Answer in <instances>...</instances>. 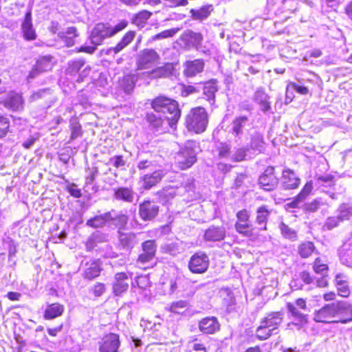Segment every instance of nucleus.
I'll return each mask as SVG.
<instances>
[{
  "label": "nucleus",
  "instance_id": "1",
  "mask_svg": "<svg viewBox=\"0 0 352 352\" xmlns=\"http://www.w3.org/2000/svg\"><path fill=\"white\" fill-rule=\"evenodd\" d=\"M208 115L204 107L192 108L186 117V126L189 131L201 133L206 131Z\"/></svg>",
  "mask_w": 352,
  "mask_h": 352
},
{
  "label": "nucleus",
  "instance_id": "2",
  "mask_svg": "<svg viewBox=\"0 0 352 352\" xmlns=\"http://www.w3.org/2000/svg\"><path fill=\"white\" fill-rule=\"evenodd\" d=\"M197 148L194 141H188L180 148L175 156V163L180 169H188L197 162Z\"/></svg>",
  "mask_w": 352,
  "mask_h": 352
},
{
  "label": "nucleus",
  "instance_id": "3",
  "mask_svg": "<svg viewBox=\"0 0 352 352\" xmlns=\"http://www.w3.org/2000/svg\"><path fill=\"white\" fill-rule=\"evenodd\" d=\"M111 37L109 30V23H98L91 32L89 39L93 45H82L79 49V52L88 54H93L97 45L102 43L104 39Z\"/></svg>",
  "mask_w": 352,
  "mask_h": 352
},
{
  "label": "nucleus",
  "instance_id": "4",
  "mask_svg": "<svg viewBox=\"0 0 352 352\" xmlns=\"http://www.w3.org/2000/svg\"><path fill=\"white\" fill-rule=\"evenodd\" d=\"M157 244L155 240H147L142 243V252L139 254L136 263L140 267H148L155 257Z\"/></svg>",
  "mask_w": 352,
  "mask_h": 352
},
{
  "label": "nucleus",
  "instance_id": "5",
  "mask_svg": "<svg viewBox=\"0 0 352 352\" xmlns=\"http://www.w3.org/2000/svg\"><path fill=\"white\" fill-rule=\"evenodd\" d=\"M237 221L234 224L236 231L245 237L254 236V228L250 221V213L245 210H239L236 213Z\"/></svg>",
  "mask_w": 352,
  "mask_h": 352
},
{
  "label": "nucleus",
  "instance_id": "6",
  "mask_svg": "<svg viewBox=\"0 0 352 352\" xmlns=\"http://www.w3.org/2000/svg\"><path fill=\"white\" fill-rule=\"evenodd\" d=\"M99 352H119L121 346L120 335L107 333L102 336L98 342Z\"/></svg>",
  "mask_w": 352,
  "mask_h": 352
},
{
  "label": "nucleus",
  "instance_id": "7",
  "mask_svg": "<svg viewBox=\"0 0 352 352\" xmlns=\"http://www.w3.org/2000/svg\"><path fill=\"white\" fill-rule=\"evenodd\" d=\"M208 256L204 252H197L193 254L188 263V268L194 274L204 273L208 270Z\"/></svg>",
  "mask_w": 352,
  "mask_h": 352
},
{
  "label": "nucleus",
  "instance_id": "8",
  "mask_svg": "<svg viewBox=\"0 0 352 352\" xmlns=\"http://www.w3.org/2000/svg\"><path fill=\"white\" fill-rule=\"evenodd\" d=\"M278 184V179L274 174V168L268 166L258 178V185L265 191L274 190Z\"/></svg>",
  "mask_w": 352,
  "mask_h": 352
},
{
  "label": "nucleus",
  "instance_id": "9",
  "mask_svg": "<svg viewBox=\"0 0 352 352\" xmlns=\"http://www.w3.org/2000/svg\"><path fill=\"white\" fill-rule=\"evenodd\" d=\"M166 173L164 170L157 168L151 173L144 174L140 177L141 186L144 190H150L157 185L164 177Z\"/></svg>",
  "mask_w": 352,
  "mask_h": 352
},
{
  "label": "nucleus",
  "instance_id": "10",
  "mask_svg": "<svg viewBox=\"0 0 352 352\" xmlns=\"http://www.w3.org/2000/svg\"><path fill=\"white\" fill-rule=\"evenodd\" d=\"M157 53L152 49H144L137 57L138 69H144L152 67L159 60Z\"/></svg>",
  "mask_w": 352,
  "mask_h": 352
},
{
  "label": "nucleus",
  "instance_id": "11",
  "mask_svg": "<svg viewBox=\"0 0 352 352\" xmlns=\"http://www.w3.org/2000/svg\"><path fill=\"white\" fill-rule=\"evenodd\" d=\"M334 302L337 317L334 322L346 324L352 321V305L344 300Z\"/></svg>",
  "mask_w": 352,
  "mask_h": 352
},
{
  "label": "nucleus",
  "instance_id": "12",
  "mask_svg": "<svg viewBox=\"0 0 352 352\" xmlns=\"http://www.w3.org/2000/svg\"><path fill=\"white\" fill-rule=\"evenodd\" d=\"M146 120L155 131L158 133H163L168 130L169 127H173V126H175L171 121H169L166 118L157 113H148Z\"/></svg>",
  "mask_w": 352,
  "mask_h": 352
},
{
  "label": "nucleus",
  "instance_id": "13",
  "mask_svg": "<svg viewBox=\"0 0 352 352\" xmlns=\"http://www.w3.org/2000/svg\"><path fill=\"white\" fill-rule=\"evenodd\" d=\"M336 319L337 317L335 302L324 305L314 314V320L318 322L336 323Z\"/></svg>",
  "mask_w": 352,
  "mask_h": 352
},
{
  "label": "nucleus",
  "instance_id": "14",
  "mask_svg": "<svg viewBox=\"0 0 352 352\" xmlns=\"http://www.w3.org/2000/svg\"><path fill=\"white\" fill-rule=\"evenodd\" d=\"M5 108L12 111H21L23 109L24 100L22 96L15 91H10L6 97L0 101Z\"/></svg>",
  "mask_w": 352,
  "mask_h": 352
},
{
  "label": "nucleus",
  "instance_id": "15",
  "mask_svg": "<svg viewBox=\"0 0 352 352\" xmlns=\"http://www.w3.org/2000/svg\"><path fill=\"white\" fill-rule=\"evenodd\" d=\"M180 40L185 48L188 50L192 48L198 50L201 45L203 36L201 33L186 30L181 35Z\"/></svg>",
  "mask_w": 352,
  "mask_h": 352
},
{
  "label": "nucleus",
  "instance_id": "16",
  "mask_svg": "<svg viewBox=\"0 0 352 352\" xmlns=\"http://www.w3.org/2000/svg\"><path fill=\"white\" fill-rule=\"evenodd\" d=\"M118 239L120 248L126 251H131L138 243L137 234L132 232L118 230Z\"/></svg>",
  "mask_w": 352,
  "mask_h": 352
},
{
  "label": "nucleus",
  "instance_id": "17",
  "mask_svg": "<svg viewBox=\"0 0 352 352\" xmlns=\"http://www.w3.org/2000/svg\"><path fill=\"white\" fill-rule=\"evenodd\" d=\"M226 236V228L223 226L211 225L204 231L203 239L207 242H219Z\"/></svg>",
  "mask_w": 352,
  "mask_h": 352
},
{
  "label": "nucleus",
  "instance_id": "18",
  "mask_svg": "<svg viewBox=\"0 0 352 352\" xmlns=\"http://www.w3.org/2000/svg\"><path fill=\"white\" fill-rule=\"evenodd\" d=\"M159 206L151 201H144L139 206V215L144 221H151L158 214Z\"/></svg>",
  "mask_w": 352,
  "mask_h": 352
},
{
  "label": "nucleus",
  "instance_id": "19",
  "mask_svg": "<svg viewBox=\"0 0 352 352\" xmlns=\"http://www.w3.org/2000/svg\"><path fill=\"white\" fill-rule=\"evenodd\" d=\"M283 315L282 311L268 313L266 316L261 320V324L276 334L279 326L283 322Z\"/></svg>",
  "mask_w": 352,
  "mask_h": 352
},
{
  "label": "nucleus",
  "instance_id": "20",
  "mask_svg": "<svg viewBox=\"0 0 352 352\" xmlns=\"http://www.w3.org/2000/svg\"><path fill=\"white\" fill-rule=\"evenodd\" d=\"M53 57L50 55L43 56L38 58L36 61L35 67L30 72L28 78L33 79L41 72L50 70L52 68Z\"/></svg>",
  "mask_w": 352,
  "mask_h": 352
},
{
  "label": "nucleus",
  "instance_id": "21",
  "mask_svg": "<svg viewBox=\"0 0 352 352\" xmlns=\"http://www.w3.org/2000/svg\"><path fill=\"white\" fill-rule=\"evenodd\" d=\"M300 183V179L291 169L286 168L283 170L281 186L285 190L297 188Z\"/></svg>",
  "mask_w": 352,
  "mask_h": 352
},
{
  "label": "nucleus",
  "instance_id": "22",
  "mask_svg": "<svg viewBox=\"0 0 352 352\" xmlns=\"http://www.w3.org/2000/svg\"><path fill=\"white\" fill-rule=\"evenodd\" d=\"M199 331L204 334H213L220 329V324L214 316L202 318L198 324Z\"/></svg>",
  "mask_w": 352,
  "mask_h": 352
},
{
  "label": "nucleus",
  "instance_id": "23",
  "mask_svg": "<svg viewBox=\"0 0 352 352\" xmlns=\"http://www.w3.org/2000/svg\"><path fill=\"white\" fill-rule=\"evenodd\" d=\"M135 36V31H128L124 34L120 41L114 47H111L107 50V54L115 55L120 53L132 43Z\"/></svg>",
  "mask_w": 352,
  "mask_h": 352
},
{
  "label": "nucleus",
  "instance_id": "24",
  "mask_svg": "<svg viewBox=\"0 0 352 352\" xmlns=\"http://www.w3.org/2000/svg\"><path fill=\"white\" fill-rule=\"evenodd\" d=\"M129 278L124 272H119L115 274L113 283V292L116 296H121L129 288Z\"/></svg>",
  "mask_w": 352,
  "mask_h": 352
},
{
  "label": "nucleus",
  "instance_id": "25",
  "mask_svg": "<svg viewBox=\"0 0 352 352\" xmlns=\"http://www.w3.org/2000/svg\"><path fill=\"white\" fill-rule=\"evenodd\" d=\"M217 83V80L215 79L200 83L204 98L208 101L210 105L214 104L215 102V94L218 91Z\"/></svg>",
  "mask_w": 352,
  "mask_h": 352
},
{
  "label": "nucleus",
  "instance_id": "26",
  "mask_svg": "<svg viewBox=\"0 0 352 352\" xmlns=\"http://www.w3.org/2000/svg\"><path fill=\"white\" fill-rule=\"evenodd\" d=\"M204 65L202 59L188 60L184 63V74L186 77H194L204 71Z\"/></svg>",
  "mask_w": 352,
  "mask_h": 352
},
{
  "label": "nucleus",
  "instance_id": "27",
  "mask_svg": "<svg viewBox=\"0 0 352 352\" xmlns=\"http://www.w3.org/2000/svg\"><path fill=\"white\" fill-rule=\"evenodd\" d=\"M287 309L296 325L302 327L307 322V316L304 313L305 311L296 307V306L292 305V302L287 303Z\"/></svg>",
  "mask_w": 352,
  "mask_h": 352
},
{
  "label": "nucleus",
  "instance_id": "28",
  "mask_svg": "<svg viewBox=\"0 0 352 352\" xmlns=\"http://www.w3.org/2000/svg\"><path fill=\"white\" fill-rule=\"evenodd\" d=\"M248 121V118L246 116L237 117L232 121L230 133L234 137L236 142L241 140L243 135V128L246 126Z\"/></svg>",
  "mask_w": 352,
  "mask_h": 352
},
{
  "label": "nucleus",
  "instance_id": "29",
  "mask_svg": "<svg viewBox=\"0 0 352 352\" xmlns=\"http://www.w3.org/2000/svg\"><path fill=\"white\" fill-rule=\"evenodd\" d=\"M272 210L267 206L263 205L258 207L256 211V223L259 226V230H267V223Z\"/></svg>",
  "mask_w": 352,
  "mask_h": 352
},
{
  "label": "nucleus",
  "instance_id": "30",
  "mask_svg": "<svg viewBox=\"0 0 352 352\" xmlns=\"http://www.w3.org/2000/svg\"><path fill=\"white\" fill-rule=\"evenodd\" d=\"M269 98L264 89L261 87L256 89L253 97L254 101L259 105L260 109L264 113L268 112L271 109Z\"/></svg>",
  "mask_w": 352,
  "mask_h": 352
},
{
  "label": "nucleus",
  "instance_id": "31",
  "mask_svg": "<svg viewBox=\"0 0 352 352\" xmlns=\"http://www.w3.org/2000/svg\"><path fill=\"white\" fill-rule=\"evenodd\" d=\"M113 197L118 201L132 203L135 197V192L131 188L119 187L113 188Z\"/></svg>",
  "mask_w": 352,
  "mask_h": 352
},
{
  "label": "nucleus",
  "instance_id": "32",
  "mask_svg": "<svg viewBox=\"0 0 352 352\" xmlns=\"http://www.w3.org/2000/svg\"><path fill=\"white\" fill-rule=\"evenodd\" d=\"M21 29L25 40L33 41L36 39V34L33 28L30 11L25 14L24 21L22 23Z\"/></svg>",
  "mask_w": 352,
  "mask_h": 352
},
{
  "label": "nucleus",
  "instance_id": "33",
  "mask_svg": "<svg viewBox=\"0 0 352 352\" xmlns=\"http://www.w3.org/2000/svg\"><path fill=\"white\" fill-rule=\"evenodd\" d=\"M169 106L166 108L163 114V117L166 118L169 121L175 125L181 116V111L179 109L178 103L175 100H171Z\"/></svg>",
  "mask_w": 352,
  "mask_h": 352
},
{
  "label": "nucleus",
  "instance_id": "34",
  "mask_svg": "<svg viewBox=\"0 0 352 352\" xmlns=\"http://www.w3.org/2000/svg\"><path fill=\"white\" fill-rule=\"evenodd\" d=\"M111 219H112L111 212H107L89 219L86 225L93 228H102L110 222Z\"/></svg>",
  "mask_w": 352,
  "mask_h": 352
},
{
  "label": "nucleus",
  "instance_id": "35",
  "mask_svg": "<svg viewBox=\"0 0 352 352\" xmlns=\"http://www.w3.org/2000/svg\"><path fill=\"white\" fill-rule=\"evenodd\" d=\"M107 241V235L100 232H95L87 239L85 246L87 251H91L101 243Z\"/></svg>",
  "mask_w": 352,
  "mask_h": 352
},
{
  "label": "nucleus",
  "instance_id": "36",
  "mask_svg": "<svg viewBox=\"0 0 352 352\" xmlns=\"http://www.w3.org/2000/svg\"><path fill=\"white\" fill-rule=\"evenodd\" d=\"M65 310L63 305L56 302L47 305L44 313V318L46 320H52L60 316Z\"/></svg>",
  "mask_w": 352,
  "mask_h": 352
},
{
  "label": "nucleus",
  "instance_id": "37",
  "mask_svg": "<svg viewBox=\"0 0 352 352\" xmlns=\"http://www.w3.org/2000/svg\"><path fill=\"white\" fill-rule=\"evenodd\" d=\"M249 148L258 153H262L264 151L265 142L262 134L255 132L251 135Z\"/></svg>",
  "mask_w": 352,
  "mask_h": 352
},
{
  "label": "nucleus",
  "instance_id": "38",
  "mask_svg": "<svg viewBox=\"0 0 352 352\" xmlns=\"http://www.w3.org/2000/svg\"><path fill=\"white\" fill-rule=\"evenodd\" d=\"M58 36L67 46H72L75 43V38L78 36L77 30L74 27H69L67 29L66 32H59Z\"/></svg>",
  "mask_w": 352,
  "mask_h": 352
},
{
  "label": "nucleus",
  "instance_id": "39",
  "mask_svg": "<svg viewBox=\"0 0 352 352\" xmlns=\"http://www.w3.org/2000/svg\"><path fill=\"white\" fill-rule=\"evenodd\" d=\"M212 10V5H206L199 9H191L190 13L194 19L202 21L207 19Z\"/></svg>",
  "mask_w": 352,
  "mask_h": 352
},
{
  "label": "nucleus",
  "instance_id": "40",
  "mask_svg": "<svg viewBox=\"0 0 352 352\" xmlns=\"http://www.w3.org/2000/svg\"><path fill=\"white\" fill-rule=\"evenodd\" d=\"M171 100L172 99L164 96L157 97L152 102V107L157 113H163L169 106L168 104Z\"/></svg>",
  "mask_w": 352,
  "mask_h": 352
},
{
  "label": "nucleus",
  "instance_id": "41",
  "mask_svg": "<svg viewBox=\"0 0 352 352\" xmlns=\"http://www.w3.org/2000/svg\"><path fill=\"white\" fill-rule=\"evenodd\" d=\"M111 217L110 222L118 228V230H124L128 221V217L123 214H117L115 210H111Z\"/></svg>",
  "mask_w": 352,
  "mask_h": 352
},
{
  "label": "nucleus",
  "instance_id": "42",
  "mask_svg": "<svg viewBox=\"0 0 352 352\" xmlns=\"http://www.w3.org/2000/svg\"><path fill=\"white\" fill-rule=\"evenodd\" d=\"M315 250V245L312 242L305 241L298 245V252L302 258H308Z\"/></svg>",
  "mask_w": 352,
  "mask_h": 352
},
{
  "label": "nucleus",
  "instance_id": "43",
  "mask_svg": "<svg viewBox=\"0 0 352 352\" xmlns=\"http://www.w3.org/2000/svg\"><path fill=\"white\" fill-rule=\"evenodd\" d=\"M152 13L148 10H144L136 14L132 19V23L138 26H143L146 21L151 16Z\"/></svg>",
  "mask_w": 352,
  "mask_h": 352
},
{
  "label": "nucleus",
  "instance_id": "44",
  "mask_svg": "<svg viewBox=\"0 0 352 352\" xmlns=\"http://www.w3.org/2000/svg\"><path fill=\"white\" fill-rule=\"evenodd\" d=\"M101 268L100 265L96 263H91L89 266L86 268L84 272L85 278L91 280L96 278L100 274Z\"/></svg>",
  "mask_w": 352,
  "mask_h": 352
},
{
  "label": "nucleus",
  "instance_id": "45",
  "mask_svg": "<svg viewBox=\"0 0 352 352\" xmlns=\"http://www.w3.org/2000/svg\"><path fill=\"white\" fill-rule=\"evenodd\" d=\"M159 199L162 204L168 202L176 195V190L173 188H164L157 192Z\"/></svg>",
  "mask_w": 352,
  "mask_h": 352
},
{
  "label": "nucleus",
  "instance_id": "46",
  "mask_svg": "<svg viewBox=\"0 0 352 352\" xmlns=\"http://www.w3.org/2000/svg\"><path fill=\"white\" fill-rule=\"evenodd\" d=\"M280 233L283 236L285 239L291 241H296L297 239V233L292 228H289L284 222H281L278 226Z\"/></svg>",
  "mask_w": 352,
  "mask_h": 352
},
{
  "label": "nucleus",
  "instance_id": "47",
  "mask_svg": "<svg viewBox=\"0 0 352 352\" xmlns=\"http://www.w3.org/2000/svg\"><path fill=\"white\" fill-rule=\"evenodd\" d=\"M156 163L149 159H142L140 158L137 163V168L139 170L142 171H153L156 170Z\"/></svg>",
  "mask_w": 352,
  "mask_h": 352
},
{
  "label": "nucleus",
  "instance_id": "48",
  "mask_svg": "<svg viewBox=\"0 0 352 352\" xmlns=\"http://www.w3.org/2000/svg\"><path fill=\"white\" fill-rule=\"evenodd\" d=\"M337 212V215L342 222L345 220H348L352 215V208L348 204H342L339 206Z\"/></svg>",
  "mask_w": 352,
  "mask_h": 352
},
{
  "label": "nucleus",
  "instance_id": "49",
  "mask_svg": "<svg viewBox=\"0 0 352 352\" xmlns=\"http://www.w3.org/2000/svg\"><path fill=\"white\" fill-rule=\"evenodd\" d=\"M84 65L85 60L81 58L70 61L68 63L67 72L71 75H74L78 73Z\"/></svg>",
  "mask_w": 352,
  "mask_h": 352
},
{
  "label": "nucleus",
  "instance_id": "50",
  "mask_svg": "<svg viewBox=\"0 0 352 352\" xmlns=\"http://www.w3.org/2000/svg\"><path fill=\"white\" fill-rule=\"evenodd\" d=\"M272 334H275L272 330L267 328L263 324H260L259 327L256 330V337L261 340H265L270 338Z\"/></svg>",
  "mask_w": 352,
  "mask_h": 352
},
{
  "label": "nucleus",
  "instance_id": "51",
  "mask_svg": "<svg viewBox=\"0 0 352 352\" xmlns=\"http://www.w3.org/2000/svg\"><path fill=\"white\" fill-rule=\"evenodd\" d=\"M216 149L218 151V155L221 158H227L230 155V146L224 142H217Z\"/></svg>",
  "mask_w": 352,
  "mask_h": 352
},
{
  "label": "nucleus",
  "instance_id": "52",
  "mask_svg": "<svg viewBox=\"0 0 352 352\" xmlns=\"http://www.w3.org/2000/svg\"><path fill=\"white\" fill-rule=\"evenodd\" d=\"M128 21L125 19L121 20L113 26L109 24V30L111 37L124 30L128 26Z\"/></svg>",
  "mask_w": 352,
  "mask_h": 352
},
{
  "label": "nucleus",
  "instance_id": "53",
  "mask_svg": "<svg viewBox=\"0 0 352 352\" xmlns=\"http://www.w3.org/2000/svg\"><path fill=\"white\" fill-rule=\"evenodd\" d=\"M188 307V302L185 300H179L173 302L170 305V311L175 314H183Z\"/></svg>",
  "mask_w": 352,
  "mask_h": 352
},
{
  "label": "nucleus",
  "instance_id": "54",
  "mask_svg": "<svg viewBox=\"0 0 352 352\" xmlns=\"http://www.w3.org/2000/svg\"><path fill=\"white\" fill-rule=\"evenodd\" d=\"M248 147H241L237 148L231 157V160L239 162L245 160L247 152L249 151Z\"/></svg>",
  "mask_w": 352,
  "mask_h": 352
},
{
  "label": "nucleus",
  "instance_id": "55",
  "mask_svg": "<svg viewBox=\"0 0 352 352\" xmlns=\"http://www.w3.org/2000/svg\"><path fill=\"white\" fill-rule=\"evenodd\" d=\"M312 190L313 182L312 181H309L305 184L301 191L297 195L298 199L303 203L307 197L311 194Z\"/></svg>",
  "mask_w": 352,
  "mask_h": 352
},
{
  "label": "nucleus",
  "instance_id": "56",
  "mask_svg": "<svg viewBox=\"0 0 352 352\" xmlns=\"http://www.w3.org/2000/svg\"><path fill=\"white\" fill-rule=\"evenodd\" d=\"M313 270L316 274L324 276L328 271V266L327 264L322 263L320 258H317L314 262Z\"/></svg>",
  "mask_w": 352,
  "mask_h": 352
},
{
  "label": "nucleus",
  "instance_id": "57",
  "mask_svg": "<svg viewBox=\"0 0 352 352\" xmlns=\"http://www.w3.org/2000/svg\"><path fill=\"white\" fill-rule=\"evenodd\" d=\"M201 90V84L197 85H184L182 87L181 95L187 97L189 95L198 93Z\"/></svg>",
  "mask_w": 352,
  "mask_h": 352
},
{
  "label": "nucleus",
  "instance_id": "58",
  "mask_svg": "<svg viewBox=\"0 0 352 352\" xmlns=\"http://www.w3.org/2000/svg\"><path fill=\"white\" fill-rule=\"evenodd\" d=\"M339 278L340 276L337 275L336 280L337 281V289L338 294L342 297H347L350 294L349 287L342 280H339Z\"/></svg>",
  "mask_w": 352,
  "mask_h": 352
},
{
  "label": "nucleus",
  "instance_id": "59",
  "mask_svg": "<svg viewBox=\"0 0 352 352\" xmlns=\"http://www.w3.org/2000/svg\"><path fill=\"white\" fill-rule=\"evenodd\" d=\"M121 86L125 93L130 94L135 86L133 77L130 76L124 77Z\"/></svg>",
  "mask_w": 352,
  "mask_h": 352
},
{
  "label": "nucleus",
  "instance_id": "60",
  "mask_svg": "<svg viewBox=\"0 0 352 352\" xmlns=\"http://www.w3.org/2000/svg\"><path fill=\"white\" fill-rule=\"evenodd\" d=\"M179 28H172L169 30H166L155 35L153 36V39L160 40L162 38L173 37L179 31Z\"/></svg>",
  "mask_w": 352,
  "mask_h": 352
},
{
  "label": "nucleus",
  "instance_id": "61",
  "mask_svg": "<svg viewBox=\"0 0 352 352\" xmlns=\"http://www.w3.org/2000/svg\"><path fill=\"white\" fill-rule=\"evenodd\" d=\"M341 222L342 221L340 219L338 215L334 217H329L325 221L324 227L327 230H330L338 226Z\"/></svg>",
  "mask_w": 352,
  "mask_h": 352
},
{
  "label": "nucleus",
  "instance_id": "62",
  "mask_svg": "<svg viewBox=\"0 0 352 352\" xmlns=\"http://www.w3.org/2000/svg\"><path fill=\"white\" fill-rule=\"evenodd\" d=\"M9 128V119L3 116H0V138L4 137L8 133Z\"/></svg>",
  "mask_w": 352,
  "mask_h": 352
},
{
  "label": "nucleus",
  "instance_id": "63",
  "mask_svg": "<svg viewBox=\"0 0 352 352\" xmlns=\"http://www.w3.org/2000/svg\"><path fill=\"white\" fill-rule=\"evenodd\" d=\"M50 96H51V90L50 89H43L33 93L30 99L34 101L41 98H47Z\"/></svg>",
  "mask_w": 352,
  "mask_h": 352
},
{
  "label": "nucleus",
  "instance_id": "64",
  "mask_svg": "<svg viewBox=\"0 0 352 352\" xmlns=\"http://www.w3.org/2000/svg\"><path fill=\"white\" fill-rule=\"evenodd\" d=\"M321 205V200L320 199H316L309 203L305 204L304 205V210L307 212H314L318 210Z\"/></svg>",
  "mask_w": 352,
  "mask_h": 352
}]
</instances>
